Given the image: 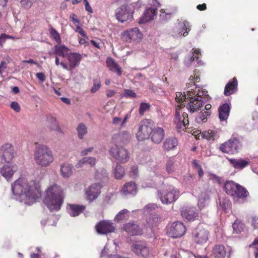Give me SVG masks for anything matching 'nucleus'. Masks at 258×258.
Here are the masks:
<instances>
[{"mask_svg": "<svg viewBox=\"0 0 258 258\" xmlns=\"http://www.w3.org/2000/svg\"><path fill=\"white\" fill-rule=\"evenodd\" d=\"M12 190L16 200L31 205L41 197V192L35 182H29L24 178H20L12 185Z\"/></svg>", "mask_w": 258, "mask_h": 258, "instance_id": "1", "label": "nucleus"}, {"mask_svg": "<svg viewBox=\"0 0 258 258\" xmlns=\"http://www.w3.org/2000/svg\"><path fill=\"white\" fill-rule=\"evenodd\" d=\"M44 202L51 212L60 210L63 201L62 190L56 184L50 186L46 191Z\"/></svg>", "mask_w": 258, "mask_h": 258, "instance_id": "2", "label": "nucleus"}, {"mask_svg": "<svg viewBox=\"0 0 258 258\" xmlns=\"http://www.w3.org/2000/svg\"><path fill=\"white\" fill-rule=\"evenodd\" d=\"M34 159L41 167H47L53 161L52 152L45 145L37 146L34 151Z\"/></svg>", "mask_w": 258, "mask_h": 258, "instance_id": "3", "label": "nucleus"}, {"mask_svg": "<svg viewBox=\"0 0 258 258\" xmlns=\"http://www.w3.org/2000/svg\"><path fill=\"white\" fill-rule=\"evenodd\" d=\"M185 99H187V95L184 93L182 94L181 92H177L176 93L175 100L179 105L176 107V112L174 118V122L176 124V127L183 130L185 128L186 125L188 124L189 121L188 119V115L186 113H183L182 120H181L180 116V110L182 106H185L183 104Z\"/></svg>", "mask_w": 258, "mask_h": 258, "instance_id": "4", "label": "nucleus"}, {"mask_svg": "<svg viewBox=\"0 0 258 258\" xmlns=\"http://www.w3.org/2000/svg\"><path fill=\"white\" fill-rule=\"evenodd\" d=\"M126 0H114L113 3L122 4L115 10V17L121 23L131 21L133 19V12L129 10L126 4Z\"/></svg>", "mask_w": 258, "mask_h": 258, "instance_id": "5", "label": "nucleus"}, {"mask_svg": "<svg viewBox=\"0 0 258 258\" xmlns=\"http://www.w3.org/2000/svg\"><path fill=\"white\" fill-rule=\"evenodd\" d=\"M225 190L228 195L236 198H245L248 194L245 188L232 181H228L225 183Z\"/></svg>", "mask_w": 258, "mask_h": 258, "instance_id": "6", "label": "nucleus"}, {"mask_svg": "<svg viewBox=\"0 0 258 258\" xmlns=\"http://www.w3.org/2000/svg\"><path fill=\"white\" fill-rule=\"evenodd\" d=\"M153 127L154 123L151 119H144L141 121L138 131L136 134L137 139L139 141L148 139L152 134Z\"/></svg>", "mask_w": 258, "mask_h": 258, "instance_id": "7", "label": "nucleus"}, {"mask_svg": "<svg viewBox=\"0 0 258 258\" xmlns=\"http://www.w3.org/2000/svg\"><path fill=\"white\" fill-rule=\"evenodd\" d=\"M110 154L117 162L120 163H125L128 161L130 158V153L127 149L115 145L109 149Z\"/></svg>", "mask_w": 258, "mask_h": 258, "instance_id": "8", "label": "nucleus"}, {"mask_svg": "<svg viewBox=\"0 0 258 258\" xmlns=\"http://www.w3.org/2000/svg\"><path fill=\"white\" fill-rule=\"evenodd\" d=\"M187 100H188L186 106L189 112L194 113L197 112L205 104L204 100L201 97L194 96L193 92L188 91L187 93Z\"/></svg>", "mask_w": 258, "mask_h": 258, "instance_id": "9", "label": "nucleus"}, {"mask_svg": "<svg viewBox=\"0 0 258 258\" xmlns=\"http://www.w3.org/2000/svg\"><path fill=\"white\" fill-rule=\"evenodd\" d=\"M15 152L13 146L10 144L4 145L0 151V162L2 164H10L14 158Z\"/></svg>", "mask_w": 258, "mask_h": 258, "instance_id": "10", "label": "nucleus"}, {"mask_svg": "<svg viewBox=\"0 0 258 258\" xmlns=\"http://www.w3.org/2000/svg\"><path fill=\"white\" fill-rule=\"evenodd\" d=\"M185 231L186 228L183 223L176 221L173 223L168 228L167 233L170 237L176 238L183 236Z\"/></svg>", "mask_w": 258, "mask_h": 258, "instance_id": "11", "label": "nucleus"}, {"mask_svg": "<svg viewBox=\"0 0 258 258\" xmlns=\"http://www.w3.org/2000/svg\"><path fill=\"white\" fill-rule=\"evenodd\" d=\"M194 241L198 244H203L209 238V232L200 226H198L192 232Z\"/></svg>", "mask_w": 258, "mask_h": 258, "instance_id": "12", "label": "nucleus"}, {"mask_svg": "<svg viewBox=\"0 0 258 258\" xmlns=\"http://www.w3.org/2000/svg\"><path fill=\"white\" fill-rule=\"evenodd\" d=\"M179 192L175 189L164 191L159 195V198L163 204H170L176 200L178 197Z\"/></svg>", "mask_w": 258, "mask_h": 258, "instance_id": "13", "label": "nucleus"}, {"mask_svg": "<svg viewBox=\"0 0 258 258\" xmlns=\"http://www.w3.org/2000/svg\"><path fill=\"white\" fill-rule=\"evenodd\" d=\"M239 144L237 140L230 139L221 145L220 150L223 153L233 154L237 153Z\"/></svg>", "mask_w": 258, "mask_h": 258, "instance_id": "14", "label": "nucleus"}, {"mask_svg": "<svg viewBox=\"0 0 258 258\" xmlns=\"http://www.w3.org/2000/svg\"><path fill=\"white\" fill-rule=\"evenodd\" d=\"M101 188L102 185L100 183L92 184L86 190L87 199L90 202L96 200L100 194Z\"/></svg>", "mask_w": 258, "mask_h": 258, "instance_id": "15", "label": "nucleus"}, {"mask_svg": "<svg viewBox=\"0 0 258 258\" xmlns=\"http://www.w3.org/2000/svg\"><path fill=\"white\" fill-rule=\"evenodd\" d=\"M190 25L187 22H179L176 24L173 28V36H185L189 31Z\"/></svg>", "mask_w": 258, "mask_h": 258, "instance_id": "16", "label": "nucleus"}, {"mask_svg": "<svg viewBox=\"0 0 258 258\" xmlns=\"http://www.w3.org/2000/svg\"><path fill=\"white\" fill-rule=\"evenodd\" d=\"M133 252L138 256L147 257L150 252V249L144 243L138 242L134 243L131 246Z\"/></svg>", "mask_w": 258, "mask_h": 258, "instance_id": "17", "label": "nucleus"}, {"mask_svg": "<svg viewBox=\"0 0 258 258\" xmlns=\"http://www.w3.org/2000/svg\"><path fill=\"white\" fill-rule=\"evenodd\" d=\"M97 232L101 234H106L113 232L115 230V226L110 221H101L95 226Z\"/></svg>", "mask_w": 258, "mask_h": 258, "instance_id": "18", "label": "nucleus"}, {"mask_svg": "<svg viewBox=\"0 0 258 258\" xmlns=\"http://www.w3.org/2000/svg\"><path fill=\"white\" fill-rule=\"evenodd\" d=\"M154 8H149L146 10L142 18L139 21V23H145L153 19L154 17L157 14V7L159 5V3L157 0H152Z\"/></svg>", "mask_w": 258, "mask_h": 258, "instance_id": "19", "label": "nucleus"}, {"mask_svg": "<svg viewBox=\"0 0 258 258\" xmlns=\"http://www.w3.org/2000/svg\"><path fill=\"white\" fill-rule=\"evenodd\" d=\"M122 36L126 41H139L142 39V34L138 28L135 27L124 31Z\"/></svg>", "mask_w": 258, "mask_h": 258, "instance_id": "20", "label": "nucleus"}, {"mask_svg": "<svg viewBox=\"0 0 258 258\" xmlns=\"http://www.w3.org/2000/svg\"><path fill=\"white\" fill-rule=\"evenodd\" d=\"M17 170L16 165L10 163L4 165L1 169V173L7 180H9Z\"/></svg>", "mask_w": 258, "mask_h": 258, "instance_id": "21", "label": "nucleus"}, {"mask_svg": "<svg viewBox=\"0 0 258 258\" xmlns=\"http://www.w3.org/2000/svg\"><path fill=\"white\" fill-rule=\"evenodd\" d=\"M228 250V251L227 252L223 245H216L213 249V254L216 257L224 258L228 254V257L229 258L231 252H232L231 248L229 247Z\"/></svg>", "mask_w": 258, "mask_h": 258, "instance_id": "22", "label": "nucleus"}, {"mask_svg": "<svg viewBox=\"0 0 258 258\" xmlns=\"http://www.w3.org/2000/svg\"><path fill=\"white\" fill-rule=\"evenodd\" d=\"M181 214L182 217L188 221H194L198 217V210L194 207L183 210Z\"/></svg>", "mask_w": 258, "mask_h": 258, "instance_id": "23", "label": "nucleus"}, {"mask_svg": "<svg viewBox=\"0 0 258 258\" xmlns=\"http://www.w3.org/2000/svg\"><path fill=\"white\" fill-rule=\"evenodd\" d=\"M123 229L132 235H140L142 234V229L135 222H129L123 226Z\"/></svg>", "mask_w": 258, "mask_h": 258, "instance_id": "24", "label": "nucleus"}, {"mask_svg": "<svg viewBox=\"0 0 258 258\" xmlns=\"http://www.w3.org/2000/svg\"><path fill=\"white\" fill-rule=\"evenodd\" d=\"M131 139V135L126 131H122L113 136V140L115 143L125 144L127 143Z\"/></svg>", "mask_w": 258, "mask_h": 258, "instance_id": "25", "label": "nucleus"}, {"mask_svg": "<svg viewBox=\"0 0 258 258\" xmlns=\"http://www.w3.org/2000/svg\"><path fill=\"white\" fill-rule=\"evenodd\" d=\"M46 119L47 126L50 131L57 132L60 133H62L55 117L51 115H49L47 116Z\"/></svg>", "mask_w": 258, "mask_h": 258, "instance_id": "26", "label": "nucleus"}, {"mask_svg": "<svg viewBox=\"0 0 258 258\" xmlns=\"http://www.w3.org/2000/svg\"><path fill=\"white\" fill-rule=\"evenodd\" d=\"M152 133L151 140L156 144L160 143L164 137V131L163 128L160 127L153 128Z\"/></svg>", "mask_w": 258, "mask_h": 258, "instance_id": "27", "label": "nucleus"}, {"mask_svg": "<svg viewBox=\"0 0 258 258\" xmlns=\"http://www.w3.org/2000/svg\"><path fill=\"white\" fill-rule=\"evenodd\" d=\"M82 58L81 54L78 53H71L68 55V59L71 69H74L78 66Z\"/></svg>", "mask_w": 258, "mask_h": 258, "instance_id": "28", "label": "nucleus"}, {"mask_svg": "<svg viewBox=\"0 0 258 258\" xmlns=\"http://www.w3.org/2000/svg\"><path fill=\"white\" fill-rule=\"evenodd\" d=\"M230 164L235 169L242 170L248 165L249 162L247 160H245L242 158L238 159H228Z\"/></svg>", "mask_w": 258, "mask_h": 258, "instance_id": "29", "label": "nucleus"}, {"mask_svg": "<svg viewBox=\"0 0 258 258\" xmlns=\"http://www.w3.org/2000/svg\"><path fill=\"white\" fill-rule=\"evenodd\" d=\"M107 67L111 72L116 73L120 76L122 74L121 67L111 58H107L106 60Z\"/></svg>", "mask_w": 258, "mask_h": 258, "instance_id": "30", "label": "nucleus"}, {"mask_svg": "<svg viewBox=\"0 0 258 258\" xmlns=\"http://www.w3.org/2000/svg\"><path fill=\"white\" fill-rule=\"evenodd\" d=\"M237 81L235 78L229 81L226 85L224 94L226 96H229L233 94L237 89Z\"/></svg>", "mask_w": 258, "mask_h": 258, "instance_id": "31", "label": "nucleus"}, {"mask_svg": "<svg viewBox=\"0 0 258 258\" xmlns=\"http://www.w3.org/2000/svg\"><path fill=\"white\" fill-rule=\"evenodd\" d=\"M230 106L227 103L222 104L219 108V117L221 121L225 120L229 115Z\"/></svg>", "mask_w": 258, "mask_h": 258, "instance_id": "32", "label": "nucleus"}, {"mask_svg": "<svg viewBox=\"0 0 258 258\" xmlns=\"http://www.w3.org/2000/svg\"><path fill=\"white\" fill-rule=\"evenodd\" d=\"M178 144L177 140L175 138H169L166 139L163 143V147L166 151L173 150Z\"/></svg>", "mask_w": 258, "mask_h": 258, "instance_id": "33", "label": "nucleus"}, {"mask_svg": "<svg viewBox=\"0 0 258 258\" xmlns=\"http://www.w3.org/2000/svg\"><path fill=\"white\" fill-rule=\"evenodd\" d=\"M194 53L199 55H201L200 50L199 49H195L193 52H192V55H190L187 57L185 60L184 63L185 65H186L187 67L191 65V63L195 61V60H196L197 63L199 65H201L202 64V61L200 59L199 56H195Z\"/></svg>", "mask_w": 258, "mask_h": 258, "instance_id": "34", "label": "nucleus"}, {"mask_svg": "<svg viewBox=\"0 0 258 258\" xmlns=\"http://www.w3.org/2000/svg\"><path fill=\"white\" fill-rule=\"evenodd\" d=\"M54 50L55 54L63 58L68 57L70 54L69 48L64 45H55Z\"/></svg>", "mask_w": 258, "mask_h": 258, "instance_id": "35", "label": "nucleus"}, {"mask_svg": "<svg viewBox=\"0 0 258 258\" xmlns=\"http://www.w3.org/2000/svg\"><path fill=\"white\" fill-rule=\"evenodd\" d=\"M137 191V187L134 182H130L124 185L122 188L121 192L124 195L135 194Z\"/></svg>", "mask_w": 258, "mask_h": 258, "instance_id": "36", "label": "nucleus"}, {"mask_svg": "<svg viewBox=\"0 0 258 258\" xmlns=\"http://www.w3.org/2000/svg\"><path fill=\"white\" fill-rule=\"evenodd\" d=\"M72 166L69 163H63L60 166V173L64 178H68L72 174Z\"/></svg>", "mask_w": 258, "mask_h": 258, "instance_id": "37", "label": "nucleus"}, {"mask_svg": "<svg viewBox=\"0 0 258 258\" xmlns=\"http://www.w3.org/2000/svg\"><path fill=\"white\" fill-rule=\"evenodd\" d=\"M70 208L69 209V213L72 217L78 216L85 209L84 206H79L76 205H72L70 206Z\"/></svg>", "mask_w": 258, "mask_h": 258, "instance_id": "38", "label": "nucleus"}, {"mask_svg": "<svg viewBox=\"0 0 258 258\" xmlns=\"http://www.w3.org/2000/svg\"><path fill=\"white\" fill-rule=\"evenodd\" d=\"M160 221V218L157 214H151L147 219L148 224L151 227L156 226Z\"/></svg>", "mask_w": 258, "mask_h": 258, "instance_id": "39", "label": "nucleus"}, {"mask_svg": "<svg viewBox=\"0 0 258 258\" xmlns=\"http://www.w3.org/2000/svg\"><path fill=\"white\" fill-rule=\"evenodd\" d=\"M77 131L78 133V138L80 139H83L87 133V128L84 123H80L77 127Z\"/></svg>", "mask_w": 258, "mask_h": 258, "instance_id": "40", "label": "nucleus"}, {"mask_svg": "<svg viewBox=\"0 0 258 258\" xmlns=\"http://www.w3.org/2000/svg\"><path fill=\"white\" fill-rule=\"evenodd\" d=\"M108 177V173L107 171L103 169L100 168L96 170L95 174V177L98 180H105Z\"/></svg>", "mask_w": 258, "mask_h": 258, "instance_id": "41", "label": "nucleus"}, {"mask_svg": "<svg viewBox=\"0 0 258 258\" xmlns=\"http://www.w3.org/2000/svg\"><path fill=\"white\" fill-rule=\"evenodd\" d=\"M174 159L173 158H170L167 161L166 170L169 174H171L175 171V166L174 165Z\"/></svg>", "mask_w": 258, "mask_h": 258, "instance_id": "42", "label": "nucleus"}, {"mask_svg": "<svg viewBox=\"0 0 258 258\" xmlns=\"http://www.w3.org/2000/svg\"><path fill=\"white\" fill-rule=\"evenodd\" d=\"M129 211L124 209L121 210L119 212H118L114 218V220L116 221H119L120 220L127 218L128 217Z\"/></svg>", "mask_w": 258, "mask_h": 258, "instance_id": "43", "label": "nucleus"}, {"mask_svg": "<svg viewBox=\"0 0 258 258\" xmlns=\"http://www.w3.org/2000/svg\"><path fill=\"white\" fill-rule=\"evenodd\" d=\"M125 173L124 168L119 164H117L115 168L114 175L116 179H121Z\"/></svg>", "mask_w": 258, "mask_h": 258, "instance_id": "44", "label": "nucleus"}, {"mask_svg": "<svg viewBox=\"0 0 258 258\" xmlns=\"http://www.w3.org/2000/svg\"><path fill=\"white\" fill-rule=\"evenodd\" d=\"M202 136L207 140H214L217 137V132L215 131L209 130L203 133Z\"/></svg>", "mask_w": 258, "mask_h": 258, "instance_id": "45", "label": "nucleus"}, {"mask_svg": "<svg viewBox=\"0 0 258 258\" xmlns=\"http://www.w3.org/2000/svg\"><path fill=\"white\" fill-rule=\"evenodd\" d=\"M209 200V197L207 196L204 195L203 197H201V198L199 199L198 202V206L199 208L202 209L207 206L208 205Z\"/></svg>", "mask_w": 258, "mask_h": 258, "instance_id": "46", "label": "nucleus"}, {"mask_svg": "<svg viewBox=\"0 0 258 258\" xmlns=\"http://www.w3.org/2000/svg\"><path fill=\"white\" fill-rule=\"evenodd\" d=\"M150 108V105L147 103L142 102L140 104L139 111V113L141 115H143L147 111H149Z\"/></svg>", "mask_w": 258, "mask_h": 258, "instance_id": "47", "label": "nucleus"}, {"mask_svg": "<svg viewBox=\"0 0 258 258\" xmlns=\"http://www.w3.org/2000/svg\"><path fill=\"white\" fill-rule=\"evenodd\" d=\"M233 231L235 233H239L241 232L244 228V225L240 222L236 221L232 225Z\"/></svg>", "mask_w": 258, "mask_h": 258, "instance_id": "48", "label": "nucleus"}, {"mask_svg": "<svg viewBox=\"0 0 258 258\" xmlns=\"http://www.w3.org/2000/svg\"><path fill=\"white\" fill-rule=\"evenodd\" d=\"M50 33L51 37L55 40V41L57 43L60 44L61 42V39L57 31L54 28L51 27L50 29Z\"/></svg>", "mask_w": 258, "mask_h": 258, "instance_id": "49", "label": "nucleus"}, {"mask_svg": "<svg viewBox=\"0 0 258 258\" xmlns=\"http://www.w3.org/2000/svg\"><path fill=\"white\" fill-rule=\"evenodd\" d=\"M207 117L208 116H206L205 113L203 111H201L196 118L195 121L199 123L201 122H205L207 120Z\"/></svg>", "mask_w": 258, "mask_h": 258, "instance_id": "50", "label": "nucleus"}, {"mask_svg": "<svg viewBox=\"0 0 258 258\" xmlns=\"http://www.w3.org/2000/svg\"><path fill=\"white\" fill-rule=\"evenodd\" d=\"M101 87V82L99 79H95L93 80V86L91 89V93H94L97 92Z\"/></svg>", "mask_w": 258, "mask_h": 258, "instance_id": "51", "label": "nucleus"}, {"mask_svg": "<svg viewBox=\"0 0 258 258\" xmlns=\"http://www.w3.org/2000/svg\"><path fill=\"white\" fill-rule=\"evenodd\" d=\"M82 162H85V164L90 165L91 166H93L96 163V159L93 157H87L82 158Z\"/></svg>", "mask_w": 258, "mask_h": 258, "instance_id": "52", "label": "nucleus"}, {"mask_svg": "<svg viewBox=\"0 0 258 258\" xmlns=\"http://www.w3.org/2000/svg\"><path fill=\"white\" fill-rule=\"evenodd\" d=\"M193 95L194 96L201 97L202 100L204 101L206 98H208V92L206 90H202L201 91H199V90L198 92L196 91L193 92Z\"/></svg>", "mask_w": 258, "mask_h": 258, "instance_id": "53", "label": "nucleus"}, {"mask_svg": "<svg viewBox=\"0 0 258 258\" xmlns=\"http://www.w3.org/2000/svg\"><path fill=\"white\" fill-rule=\"evenodd\" d=\"M157 207V206L154 204H149L146 206L144 208V213L146 214L149 213L150 212L152 211L153 210L155 209Z\"/></svg>", "mask_w": 258, "mask_h": 258, "instance_id": "54", "label": "nucleus"}, {"mask_svg": "<svg viewBox=\"0 0 258 258\" xmlns=\"http://www.w3.org/2000/svg\"><path fill=\"white\" fill-rule=\"evenodd\" d=\"M20 3L21 6L26 9L30 8L32 5L30 0H21Z\"/></svg>", "mask_w": 258, "mask_h": 258, "instance_id": "55", "label": "nucleus"}, {"mask_svg": "<svg viewBox=\"0 0 258 258\" xmlns=\"http://www.w3.org/2000/svg\"><path fill=\"white\" fill-rule=\"evenodd\" d=\"M12 38V36L9 35H7L4 33L1 34V35L0 36V45L2 46L3 44L5 42L6 39H11Z\"/></svg>", "mask_w": 258, "mask_h": 258, "instance_id": "56", "label": "nucleus"}, {"mask_svg": "<svg viewBox=\"0 0 258 258\" xmlns=\"http://www.w3.org/2000/svg\"><path fill=\"white\" fill-rule=\"evenodd\" d=\"M124 96L126 97L135 98L136 94L131 90L126 89L124 91Z\"/></svg>", "mask_w": 258, "mask_h": 258, "instance_id": "57", "label": "nucleus"}, {"mask_svg": "<svg viewBox=\"0 0 258 258\" xmlns=\"http://www.w3.org/2000/svg\"><path fill=\"white\" fill-rule=\"evenodd\" d=\"M138 173V169L137 166H133L131 167L130 171V176L135 178L137 176Z\"/></svg>", "mask_w": 258, "mask_h": 258, "instance_id": "58", "label": "nucleus"}, {"mask_svg": "<svg viewBox=\"0 0 258 258\" xmlns=\"http://www.w3.org/2000/svg\"><path fill=\"white\" fill-rule=\"evenodd\" d=\"M11 108L16 112H19L20 110V106L17 102H13L11 104Z\"/></svg>", "mask_w": 258, "mask_h": 258, "instance_id": "59", "label": "nucleus"}, {"mask_svg": "<svg viewBox=\"0 0 258 258\" xmlns=\"http://www.w3.org/2000/svg\"><path fill=\"white\" fill-rule=\"evenodd\" d=\"M220 206L222 207L223 210H226L229 206V203L226 201H220Z\"/></svg>", "mask_w": 258, "mask_h": 258, "instance_id": "60", "label": "nucleus"}, {"mask_svg": "<svg viewBox=\"0 0 258 258\" xmlns=\"http://www.w3.org/2000/svg\"><path fill=\"white\" fill-rule=\"evenodd\" d=\"M83 2L84 3L86 10L87 11L92 13L93 12V10L91 8V6L89 5V4L88 2L87 1V0H83Z\"/></svg>", "mask_w": 258, "mask_h": 258, "instance_id": "61", "label": "nucleus"}, {"mask_svg": "<svg viewBox=\"0 0 258 258\" xmlns=\"http://www.w3.org/2000/svg\"><path fill=\"white\" fill-rule=\"evenodd\" d=\"M211 108V104H206L205 107V110L204 112L206 114L207 116H209L211 114V112L210 111V109Z\"/></svg>", "mask_w": 258, "mask_h": 258, "instance_id": "62", "label": "nucleus"}, {"mask_svg": "<svg viewBox=\"0 0 258 258\" xmlns=\"http://www.w3.org/2000/svg\"><path fill=\"white\" fill-rule=\"evenodd\" d=\"M36 77L42 82L45 80V77L43 73H37L36 74Z\"/></svg>", "mask_w": 258, "mask_h": 258, "instance_id": "63", "label": "nucleus"}, {"mask_svg": "<svg viewBox=\"0 0 258 258\" xmlns=\"http://www.w3.org/2000/svg\"><path fill=\"white\" fill-rule=\"evenodd\" d=\"M252 223L255 228L258 227V216H255L252 218Z\"/></svg>", "mask_w": 258, "mask_h": 258, "instance_id": "64", "label": "nucleus"}]
</instances>
